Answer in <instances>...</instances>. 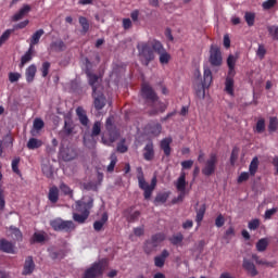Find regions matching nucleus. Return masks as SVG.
Here are the masks:
<instances>
[{
  "mask_svg": "<svg viewBox=\"0 0 278 278\" xmlns=\"http://www.w3.org/2000/svg\"><path fill=\"white\" fill-rule=\"evenodd\" d=\"M166 240V235L163 232H157L155 235H152L150 239L146 240L143 245V251L147 253V255H151L153 251H156L157 247L162 244Z\"/></svg>",
  "mask_w": 278,
  "mask_h": 278,
  "instance_id": "nucleus-7",
  "label": "nucleus"
},
{
  "mask_svg": "<svg viewBox=\"0 0 278 278\" xmlns=\"http://www.w3.org/2000/svg\"><path fill=\"white\" fill-rule=\"evenodd\" d=\"M78 23L83 27V33L88 34V31L90 30V23L88 22V18H86L85 16H79Z\"/></svg>",
  "mask_w": 278,
  "mask_h": 278,
  "instance_id": "nucleus-37",
  "label": "nucleus"
},
{
  "mask_svg": "<svg viewBox=\"0 0 278 278\" xmlns=\"http://www.w3.org/2000/svg\"><path fill=\"white\" fill-rule=\"evenodd\" d=\"M137 179L140 190H143L146 201H149L153 194V190H155V186H157V178H152L151 185H149L144 179V172H142V167H137Z\"/></svg>",
  "mask_w": 278,
  "mask_h": 278,
  "instance_id": "nucleus-4",
  "label": "nucleus"
},
{
  "mask_svg": "<svg viewBox=\"0 0 278 278\" xmlns=\"http://www.w3.org/2000/svg\"><path fill=\"white\" fill-rule=\"evenodd\" d=\"M18 79H21V73H17V72L9 73V81H11V84H15V81H18Z\"/></svg>",
  "mask_w": 278,
  "mask_h": 278,
  "instance_id": "nucleus-55",
  "label": "nucleus"
},
{
  "mask_svg": "<svg viewBox=\"0 0 278 278\" xmlns=\"http://www.w3.org/2000/svg\"><path fill=\"white\" fill-rule=\"evenodd\" d=\"M74 129L75 128L73 127V122L65 121V123H64V134H65V136H71V134H73Z\"/></svg>",
  "mask_w": 278,
  "mask_h": 278,
  "instance_id": "nucleus-47",
  "label": "nucleus"
},
{
  "mask_svg": "<svg viewBox=\"0 0 278 278\" xmlns=\"http://www.w3.org/2000/svg\"><path fill=\"white\" fill-rule=\"evenodd\" d=\"M50 226L54 231H66L67 233L75 229L73 220H63L62 218L51 220Z\"/></svg>",
  "mask_w": 278,
  "mask_h": 278,
  "instance_id": "nucleus-9",
  "label": "nucleus"
},
{
  "mask_svg": "<svg viewBox=\"0 0 278 278\" xmlns=\"http://www.w3.org/2000/svg\"><path fill=\"white\" fill-rule=\"evenodd\" d=\"M148 132L151 136H160L162 134V124L160 123H150L147 126Z\"/></svg>",
  "mask_w": 278,
  "mask_h": 278,
  "instance_id": "nucleus-25",
  "label": "nucleus"
},
{
  "mask_svg": "<svg viewBox=\"0 0 278 278\" xmlns=\"http://www.w3.org/2000/svg\"><path fill=\"white\" fill-rule=\"evenodd\" d=\"M170 244L174 247H177L178 244H181L184 242V235L181 232L174 235L169 238Z\"/></svg>",
  "mask_w": 278,
  "mask_h": 278,
  "instance_id": "nucleus-38",
  "label": "nucleus"
},
{
  "mask_svg": "<svg viewBox=\"0 0 278 278\" xmlns=\"http://www.w3.org/2000/svg\"><path fill=\"white\" fill-rule=\"evenodd\" d=\"M101 134V122H94L91 130V137L97 138Z\"/></svg>",
  "mask_w": 278,
  "mask_h": 278,
  "instance_id": "nucleus-45",
  "label": "nucleus"
},
{
  "mask_svg": "<svg viewBox=\"0 0 278 278\" xmlns=\"http://www.w3.org/2000/svg\"><path fill=\"white\" fill-rule=\"evenodd\" d=\"M76 115L78 116V121L80 124H83L84 127H88V123H90V119L88 118V115L86 114V110L84 108L78 106L76 109Z\"/></svg>",
  "mask_w": 278,
  "mask_h": 278,
  "instance_id": "nucleus-21",
  "label": "nucleus"
},
{
  "mask_svg": "<svg viewBox=\"0 0 278 278\" xmlns=\"http://www.w3.org/2000/svg\"><path fill=\"white\" fill-rule=\"evenodd\" d=\"M225 225V216L223 214H219L215 219V226L220 228Z\"/></svg>",
  "mask_w": 278,
  "mask_h": 278,
  "instance_id": "nucleus-61",
  "label": "nucleus"
},
{
  "mask_svg": "<svg viewBox=\"0 0 278 278\" xmlns=\"http://www.w3.org/2000/svg\"><path fill=\"white\" fill-rule=\"evenodd\" d=\"M60 157L63 162H73L77 157V150L74 148H61Z\"/></svg>",
  "mask_w": 278,
  "mask_h": 278,
  "instance_id": "nucleus-13",
  "label": "nucleus"
},
{
  "mask_svg": "<svg viewBox=\"0 0 278 278\" xmlns=\"http://www.w3.org/2000/svg\"><path fill=\"white\" fill-rule=\"evenodd\" d=\"M33 55L28 54L27 52L21 58V63H20V68H23V66H25V64H27L28 62H31L33 60Z\"/></svg>",
  "mask_w": 278,
  "mask_h": 278,
  "instance_id": "nucleus-49",
  "label": "nucleus"
},
{
  "mask_svg": "<svg viewBox=\"0 0 278 278\" xmlns=\"http://www.w3.org/2000/svg\"><path fill=\"white\" fill-rule=\"evenodd\" d=\"M208 62L214 67L223 66V52H220L218 46H211Z\"/></svg>",
  "mask_w": 278,
  "mask_h": 278,
  "instance_id": "nucleus-10",
  "label": "nucleus"
},
{
  "mask_svg": "<svg viewBox=\"0 0 278 278\" xmlns=\"http://www.w3.org/2000/svg\"><path fill=\"white\" fill-rule=\"evenodd\" d=\"M49 68H51V63L43 62L41 66L42 77H47V75H49Z\"/></svg>",
  "mask_w": 278,
  "mask_h": 278,
  "instance_id": "nucleus-59",
  "label": "nucleus"
},
{
  "mask_svg": "<svg viewBox=\"0 0 278 278\" xmlns=\"http://www.w3.org/2000/svg\"><path fill=\"white\" fill-rule=\"evenodd\" d=\"M42 36H45V29H38L36 33L33 34L31 38H30V43L33 45H38V42H40V38H42Z\"/></svg>",
  "mask_w": 278,
  "mask_h": 278,
  "instance_id": "nucleus-36",
  "label": "nucleus"
},
{
  "mask_svg": "<svg viewBox=\"0 0 278 278\" xmlns=\"http://www.w3.org/2000/svg\"><path fill=\"white\" fill-rule=\"evenodd\" d=\"M51 49H53L54 51H64V49H66V43H64V41H62V39L53 41L51 43Z\"/></svg>",
  "mask_w": 278,
  "mask_h": 278,
  "instance_id": "nucleus-40",
  "label": "nucleus"
},
{
  "mask_svg": "<svg viewBox=\"0 0 278 278\" xmlns=\"http://www.w3.org/2000/svg\"><path fill=\"white\" fill-rule=\"evenodd\" d=\"M86 75L88 77L89 86L92 88V92H97V84L99 83V76L97 74H92L90 70L86 71Z\"/></svg>",
  "mask_w": 278,
  "mask_h": 278,
  "instance_id": "nucleus-24",
  "label": "nucleus"
},
{
  "mask_svg": "<svg viewBox=\"0 0 278 278\" xmlns=\"http://www.w3.org/2000/svg\"><path fill=\"white\" fill-rule=\"evenodd\" d=\"M278 128V119L277 117H270L269 118V124H268V131L270 134H275V131H277Z\"/></svg>",
  "mask_w": 278,
  "mask_h": 278,
  "instance_id": "nucleus-44",
  "label": "nucleus"
},
{
  "mask_svg": "<svg viewBox=\"0 0 278 278\" xmlns=\"http://www.w3.org/2000/svg\"><path fill=\"white\" fill-rule=\"evenodd\" d=\"M212 81H214V76H212V70L208 66L204 67L203 72V81L202 85L195 87V97L199 99H205V89L212 86Z\"/></svg>",
  "mask_w": 278,
  "mask_h": 278,
  "instance_id": "nucleus-6",
  "label": "nucleus"
},
{
  "mask_svg": "<svg viewBox=\"0 0 278 278\" xmlns=\"http://www.w3.org/2000/svg\"><path fill=\"white\" fill-rule=\"evenodd\" d=\"M132 211H134L132 207H130L126 211L128 213V215L126 216V220L128 223H136V220H138L140 218V214H141L140 211H135V212H132Z\"/></svg>",
  "mask_w": 278,
  "mask_h": 278,
  "instance_id": "nucleus-30",
  "label": "nucleus"
},
{
  "mask_svg": "<svg viewBox=\"0 0 278 278\" xmlns=\"http://www.w3.org/2000/svg\"><path fill=\"white\" fill-rule=\"evenodd\" d=\"M173 143V138L168 137V138H164L161 141V149L164 152V155H166V157L170 156V144Z\"/></svg>",
  "mask_w": 278,
  "mask_h": 278,
  "instance_id": "nucleus-23",
  "label": "nucleus"
},
{
  "mask_svg": "<svg viewBox=\"0 0 278 278\" xmlns=\"http://www.w3.org/2000/svg\"><path fill=\"white\" fill-rule=\"evenodd\" d=\"M216 166H218V154L213 152L208 155V159L204 161L202 175L205 177H212V175L216 173Z\"/></svg>",
  "mask_w": 278,
  "mask_h": 278,
  "instance_id": "nucleus-8",
  "label": "nucleus"
},
{
  "mask_svg": "<svg viewBox=\"0 0 278 278\" xmlns=\"http://www.w3.org/2000/svg\"><path fill=\"white\" fill-rule=\"evenodd\" d=\"M233 78L231 77H226L225 80V92H227V94H229L230 97H233Z\"/></svg>",
  "mask_w": 278,
  "mask_h": 278,
  "instance_id": "nucleus-33",
  "label": "nucleus"
},
{
  "mask_svg": "<svg viewBox=\"0 0 278 278\" xmlns=\"http://www.w3.org/2000/svg\"><path fill=\"white\" fill-rule=\"evenodd\" d=\"M255 134H264L266 131V119L260 118L256 122V126L254 128Z\"/></svg>",
  "mask_w": 278,
  "mask_h": 278,
  "instance_id": "nucleus-35",
  "label": "nucleus"
},
{
  "mask_svg": "<svg viewBox=\"0 0 278 278\" xmlns=\"http://www.w3.org/2000/svg\"><path fill=\"white\" fill-rule=\"evenodd\" d=\"M40 147H42V140L30 138L27 142V149H29L30 151L40 149Z\"/></svg>",
  "mask_w": 278,
  "mask_h": 278,
  "instance_id": "nucleus-32",
  "label": "nucleus"
},
{
  "mask_svg": "<svg viewBox=\"0 0 278 278\" xmlns=\"http://www.w3.org/2000/svg\"><path fill=\"white\" fill-rule=\"evenodd\" d=\"M170 255L168 250H163L162 253L154 257V266L156 268H164V264H166V258Z\"/></svg>",
  "mask_w": 278,
  "mask_h": 278,
  "instance_id": "nucleus-18",
  "label": "nucleus"
},
{
  "mask_svg": "<svg viewBox=\"0 0 278 278\" xmlns=\"http://www.w3.org/2000/svg\"><path fill=\"white\" fill-rule=\"evenodd\" d=\"M186 186H187V182H186V172H181L180 173V176L178 177L177 179V182H176V189L178 190V192H186Z\"/></svg>",
  "mask_w": 278,
  "mask_h": 278,
  "instance_id": "nucleus-26",
  "label": "nucleus"
},
{
  "mask_svg": "<svg viewBox=\"0 0 278 278\" xmlns=\"http://www.w3.org/2000/svg\"><path fill=\"white\" fill-rule=\"evenodd\" d=\"M227 66L228 68H236V56L230 54L227 59Z\"/></svg>",
  "mask_w": 278,
  "mask_h": 278,
  "instance_id": "nucleus-62",
  "label": "nucleus"
},
{
  "mask_svg": "<svg viewBox=\"0 0 278 278\" xmlns=\"http://www.w3.org/2000/svg\"><path fill=\"white\" fill-rule=\"evenodd\" d=\"M108 268V260L102 258L88 267L81 278H101Z\"/></svg>",
  "mask_w": 278,
  "mask_h": 278,
  "instance_id": "nucleus-5",
  "label": "nucleus"
},
{
  "mask_svg": "<svg viewBox=\"0 0 278 278\" xmlns=\"http://www.w3.org/2000/svg\"><path fill=\"white\" fill-rule=\"evenodd\" d=\"M117 151L118 153H127L128 148L125 144V139H122L119 143H117Z\"/></svg>",
  "mask_w": 278,
  "mask_h": 278,
  "instance_id": "nucleus-58",
  "label": "nucleus"
},
{
  "mask_svg": "<svg viewBox=\"0 0 278 278\" xmlns=\"http://www.w3.org/2000/svg\"><path fill=\"white\" fill-rule=\"evenodd\" d=\"M207 211V206L205 204H202L198 210H197V216H195V222L198 224V227L201 226V223H203V218H205V212Z\"/></svg>",
  "mask_w": 278,
  "mask_h": 278,
  "instance_id": "nucleus-28",
  "label": "nucleus"
},
{
  "mask_svg": "<svg viewBox=\"0 0 278 278\" xmlns=\"http://www.w3.org/2000/svg\"><path fill=\"white\" fill-rule=\"evenodd\" d=\"M108 213H103L101 216L100 220H96L93 223V229L94 231H101V229H103V226L105 225V223H108Z\"/></svg>",
  "mask_w": 278,
  "mask_h": 278,
  "instance_id": "nucleus-29",
  "label": "nucleus"
},
{
  "mask_svg": "<svg viewBox=\"0 0 278 278\" xmlns=\"http://www.w3.org/2000/svg\"><path fill=\"white\" fill-rule=\"evenodd\" d=\"M277 212H278L277 207H273V208L265 211V219L270 220L273 218V216H275V214H277Z\"/></svg>",
  "mask_w": 278,
  "mask_h": 278,
  "instance_id": "nucleus-54",
  "label": "nucleus"
},
{
  "mask_svg": "<svg viewBox=\"0 0 278 278\" xmlns=\"http://www.w3.org/2000/svg\"><path fill=\"white\" fill-rule=\"evenodd\" d=\"M38 72V68L36 67V64H31L26 68L25 76L27 84H31L34 79H36V73Z\"/></svg>",
  "mask_w": 278,
  "mask_h": 278,
  "instance_id": "nucleus-22",
  "label": "nucleus"
},
{
  "mask_svg": "<svg viewBox=\"0 0 278 278\" xmlns=\"http://www.w3.org/2000/svg\"><path fill=\"white\" fill-rule=\"evenodd\" d=\"M252 260H254V262L256 264H258L260 266H270V263L264 261V260H260V256H257V254H253L252 255Z\"/></svg>",
  "mask_w": 278,
  "mask_h": 278,
  "instance_id": "nucleus-57",
  "label": "nucleus"
},
{
  "mask_svg": "<svg viewBox=\"0 0 278 278\" xmlns=\"http://www.w3.org/2000/svg\"><path fill=\"white\" fill-rule=\"evenodd\" d=\"M59 188H60L61 192H63V194H65V197L73 194V189H71V187H68V185H66L65 182H61Z\"/></svg>",
  "mask_w": 278,
  "mask_h": 278,
  "instance_id": "nucleus-46",
  "label": "nucleus"
},
{
  "mask_svg": "<svg viewBox=\"0 0 278 278\" xmlns=\"http://www.w3.org/2000/svg\"><path fill=\"white\" fill-rule=\"evenodd\" d=\"M48 201H50V203H58V201H60V189L56 186H52L49 189L48 192Z\"/></svg>",
  "mask_w": 278,
  "mask_h": 278,
  "instance_id": "nucleus-20",
  "label": "nucleus"
},
{
  "mask_svg": "<svg viewBox=\"0 0 278 278\" xmlns=\"http://www.w3.org/2000/svg\"><path fill=\"white\" fill-rule=\"evenodd\" d=\"M258 168H260V159L257 156H254L249 165V173L251 177H255Z\"/></svg>",
  "mask_w": 278,
  "mask_h": 278,
  "instance_id": "nucleus-27",
  "label": "nucleus"
},
{
  "mask_svg": "<svg viewBox=\"0 0 278 278\" xmlns=\"http://www.w3.org/2000/svg\"><path fill=\"white\" fill-rule=\"evenodd\" d=\"M275 5H277V0H267L263 2L264 10H271V8H275Z\"/></svg>",
  "mask_w": 278,
  "mask_h": 278,
  "instance_id": "nucleus-56",
  "label": "nucleus"
},
{
  "mask_svg": "<svg viewBox=\"0 0 278 278\" xmlns=\"http://www.w3.org/2000/svg\"><path fill=\"white\" fill-rule=\"evenodd\" d=\"M14 34V29H7L1 36H0V47L5 45L8 40H10V36Z\"/></svg>",
  "mask_w": 278,
  "mask_h": 278,
  "instance_id": "nucleus-42",
  "label": "nucleus"
},
{
  "mask_svg": "<svg viewBox=\"0 0 278 278\" xmlns=\"http://www.w3.org/2000/svg\"><path fill=\"white\" fill-rule=\"evenodd\" d=\"M256 55L257 58H260V60H264V58L266 56V48L264 47V45H258Z\"/></svg>",
  "mask_w": 278,
  "mask_h": 278,
  "instance_id": "nucleus-53",
  "label": "nucleus"
},
{
  "mask_svg": "<svg viewBox=\"0 0 278 278\" xmlns=\"http://www.w3.org/2000/svg\"><path fill=\"white\" fill-rule=\"evenodd\" d=\"M110 160H111V162H110L109 166L106 167V170H108V173H114V168L116 167L118 157L116 156L115 153H112L110 156Z\"/></svg>",
  "mask_w": 278,
  "mask_h": 278,
  "instance_id": "nucleus-39",
  "label": "nucleus"
},
{
  "mask_svg": "<svg viewBox=\"0 0 278 278\" xmlns=\"http://www.w3.org/2000/svg\"><path fill=\"white\" fill-rule=\"evenodd\" d=\"M248 228L251 229V231H255L260 228V219L255 218L249 222Z\"/></svg>",
  "mask_w": 278,
  "mask_h": 278,
  "instance_id": "nucleus-51",
  "label": "nucleus"
},
{
  "mask_svg": "<svg viewBox=\"0 0 278 278\" xmlns=\"http://www.w3.org/2000/svg\"><path fill=\"white\" fill-rule=\"evenodd\" d=\"M242 267L251 277H257L260 273L257 271V268H255V264L251 262L250 260L244 258L242 263Z\"/></svg>",
  "mask_w": 278,
  "mask_h": 278,
  "instance_id": "nucleus-17",
  "label": "nucleus"
},
{
  "mask_svg": "<svg viewBox=\"0 0 278 278\" xmlns=\"http://www.w3.org/2000/svg\"><path fill=\"white\" fill-rule=\"evenodd\" d=\"M47 240V237L42 232H35L30 239V244H41V242H45Z\"/></svg>",
  "mask_w": 278,
  "mask_h": 278,
  "instance_id": "nucleus-31",
  "label": "nucleus"
},
{
  "mask_svg": "<svg viewBox=\"0 0 278 278\" xmlns=\"http://www.w3.org/2000/svg\"><path fill=\"white\" fill-rule=\"evenodd\" d=\"M36 270V263H34L33 256H27L24 263L22 275L27 276L31 275Z\"/></svg>",
  "mask_w": 278,
  "mask_h": 278,
  "instance_id": "nucleus-16",
  "label": "nucleus"
},
{
  "mask_svg": "<svg viewBox=\"0 0 278 278\" xmlns=\"http://www.w3.org/2000/svg\"><path fill=\"white\" fill-rule=\"evenodd\" d=\"M166 201H168V193H166V192L159 193L155 197V203H166Z\"/></svg>",
  "mask_w": 278,
  "mask_h": 278,
  "instance_id": "nucleus-50",
  "label": "nucleus"
},
{
  "mask_svg": "<svg viewBox=\"0 0 278 278\" xmlns=\"http://www.w3.org/2000/svg\"><path fill=\"white\" fill-rule=\"evenodd\" d=\"M50 257L51 260H62L64 256H62V251H54L50 253Z\"/></svg>",
  "mask_w": 278,
  "mask_h": 278,
  "instance_id": "nucleus-64",
  "label": "nucleus"
},
{
  "mask_svg": "<svg viewBox=\"0 0 278 278\" xmlns=\"http://www.w3.org/2000/svg\"><path fill=\"white\" fill-rule=\"evenodd\" d=\"M34 129L40 131L45 127V122L41 118H36L33 124Z\"/></svg>",
  "mask_w": 278,
  "mask_h": 278,
  "instance_id": "nucleus-52",
  "label": "nucleus"
},
{
  "mask_svg": "<svg viewBox=\"0 0 278 278\" xmlns=\"http://www.w3.org/2000/svg\"><path fill=\"white\" fill-rule=\"evenodd\" d=\"M138 58L142 66H149L159 55V62L162 66H166L170 62V53L166 51L162 41L157 39H150L137 45Z\"/></svg>",
  "mask_w": 278,
  "mask_h": 278,
  "instance_id": "nucleus-1",
  "label": "nucleus"
},
{
  "mask_svg": "<svg viewBox=\"0 0 278 278\" xmlns=\"http://www.w3.org/2000/svg\"><path fill=\"white\" fill-rule=\"evenodd\" d=\"M250 173L249 172H242L240 174V176L238 177V184H242L244 181H249V177H250Z\"/></svg>",
  "mask_w": 278,
  "mask_h": 278,
  "instance_id": "nucleus-60",
  "label": "nucleus"
},
{
  "mask_svg": "<svg viewBox=\"0 0 278 278\" xmlns=\"http://www.w3.org/2000/svg\"><path fill=\"white\" fill-rule=\"evenodd\" d=\"M0 251L2 253L16 255V247L11 241H8V239H0Z\"/></svg>",
  "mask_w": 278,
  "mask_h": 278,
  "instance_id": "nucleus-15",
  "label": "nucleus"
},
{
  "mask_svg": "<svg viewBox=\"0 0 278 278\" xmlns=\"http://www.w3.org/2000/svg\"><path fill=\"white\" fill-rule=\"evenodd\" d=\"M141 97L142 99H144L147 105H149V108H152V110L150 111V116H155L160 113L164 114V112H166V104L160 101L157 92H155V89H153V87L149 83H143L141 85Z\"/></svg>",
  "mask_w": 278,
  "mask_h": 278,
  "instance_id": "nucleus-2",
  "label": "nucleus"
},
{
  "mask_svg": "<svg viewBox=\"0 0 278 278\" xmlns=\"http://www.w3.org/2000/svg\"><path fill=\"white\" fill-rule=\"evenodd\" d=\"M105 129L109 134V138L111 142H116L118 138L121 137V131H118V128H116V125L112 123V117H109L105 122Z\"/></svg>",
  "mask_w": 278,
  "mask_h": 278,
  "instance_id": "nucleus-11",
  "label": "nucleus"
},
{
  "mask_svg": "<svg viewBox=\"0 0 278 278\" xmlns=\"http://www.w3.org/2000/svg\"><path fill=\"white\" fill-rule=\"evenodd\" d=\"M266 249H268V239L266 238H262L256 242V251H258V253H264V251H266Z\"/></svg>",
  "mask_w": 278,
  "mask_h": 278,
  "instance_id": "nucleus-34",
  "label": "nucleus"
},
{
  "mask_svg": "<svg viewBox=\"0 0 278 278\" xmlns=\"http://www.w3.org/2000/svg\"><path fill=\"white\" fill-rule=\"evenodd\" d=\"M92 207H94V199L92 198L76 201L75 211L77 213H73V220L79 225H84L88 220Z\"/></svg>",
  "mask_w": 278,
  "mask_h": 278,
  "instance_id": "nucleus-3",
  "label": "nucleus"
},
{
  "mask_svg": "<svg viewBox=\"0 0 278 278\" xmlns=\"http://www.w3.org/2000/svg\"><path fill=\"white\" fill-rule=\"evenodd\" d=\"M245 23L249 27H253L255 25V13L253 12H245L244 14Z\"/></svg>",
  "mask_w": 278,
  "mask_h": 278,
  "instance_id": "nucleus-43",
  "label": "nucleus"
},
{
  "mask_svg": "<svg viewBox=\"0 0 278 278\" xmlns=\"http://www.w3.org/2000/svg\"><path fill=\"white\" fill-rule=\"evenodd\" d=\"M18 164H21V157H15L11 163V167L15 175H18V177H23L21 169H18Z\"/></svg>",
  "mask_w": 278,
  "mask_h": 278,
  "instance_id": "nucleus-41",
  "label": "nucleus"
},
{
  "mask_svg": "<svg viewBox=\"0 0 278 278\" xmlns=\"http://www.w3.org/2000/svg\"><path fill=\"white\" fill-rule=\"evenodd\" d=\"M155 157V150L153 149V142H149L143 148V159L146 162H151Z\"/></svg>",
  "mask_w": 278,
  "mask_h": 278,
  "instance_id": "nucleus-19",
  "label": "nucleus"
},
{
  "mask_svg": "<svg viewBox=\"0 0 278 278\" xmlns=\"http://www.w3.org/2000/svg\"><path fill=\"white\" fill-rule=\"evenodd\" d=\"M31 12V7L29 4H23V7L16 12L12 17L11 21L13 23H18V21H23L28 13Z\"/></svg>",
  "mask_w": 278,
  "mask_h": 278,
  "instance_id": "nucleus-14",
  "label": "nucleus"
},
{
  "mask_svg": "<svg viewBox=\"0 0 278 278\" xmlns=\"http://www.w3.org/2000/svg\"><path fill=\"white\" fill-rule=\"evenodd\" d=\"M10 231L16 240H23V232H21V229L16 228L14 226H11Z\"/></svg>",
  "mask_w": 278,
  "mask_h": 278,
  "instance_id": "nucleus-48",
  "label": "nucleus"
},
{
  "mask_svg": "<svg viewBox=\"0 0 278 278\" xmlns=\"http://www.w3.org/2000/svg\"><path fill=\"white\" fill-rule=\"evenodd\" d=\"M193 164H194V161H192V160L181 162V166H182L184 170H188V169L192 168Z\"/></svg>",
  "mask_w": 278,
  "mask_h": 278,
  "instance_id": "nucleus-63",
  "label": "nucleus"
},
{
  "mask_svg": "<svg viewBox=\"0 0 278 278\" xmlns=\"http://www.w3.org/2000/svg\"><path fill=\"white\" fill-rule=\"evenodd\" d=\"M92 98L93 106L98 112L105 108L108 100L105 99V94H103V92L92 91Z\"/></svg>",
  "mask_w": 278,
  "mask_h": 278,
  "instance_id": "nucleus-12",
  "label": "nucleus"
}]
</instances>
